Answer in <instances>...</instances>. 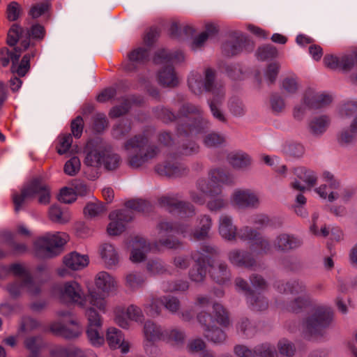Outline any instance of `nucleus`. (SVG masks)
<instances>
[{
  "label": "nucleus",
  "instance_id": "nucleus-47",
  "mask_svg": "<svg viewBox=\"0 0 357 357\" xmlns=\"http://www.w3.org/2000/svg\"><path fill=\"white\" fill-rule=\"evenodd\" d=\"M209 174L211 181L215 183H223L226 185L234 183V178L227 170L217 168L211 170Z\"/></svg>",
  "mask_w": 357,
  "mask_h": 357
},
{
  "label": "nucleus",
  "instance_id": "nucleus-11",
  "mask_svg": "<svg viewBox=\"0 0 357 357\" xmlns=\"http://www.w3.org/2000/svg\"><path fill=\"white\" fill-rule=\"evenodd\" d=\"M88 320L86 335L89 340L93 346H100L104 343V337L99 331L102 327L100 315L92 307L86 311Z\"/></svg>",
  "mask_w": 357,
  "mask_h": 357
},
{
  "label": "nucleus",
  "instance_id": "nucleus-10",
  "mask_svg": "<svg viewBox=\"0 0 357 357\" xmlns=\"http://www.w3.org/2000/svg\"><path fill=\"white\" fill-rule=\"evenodd\" d=\"M59 293V299L64 303L83 307L86 300L80 284L75 281L66 282L60 285Z\"/></svg>",
  "mask_w": 357,
  "mask_h": 357
},
{
  "label": "nucleus",
  "instance_id": "nucleus-63",
  "mask_svg": "<svg viewBox=\"0 0 357 357\" xmlns=\"http://www.w3.org/2000/svg\"><path fill=\"white\" fill-rule=\"evenodd\" d=\"M284 152L287 155L293 158H300L305 153L303 146L299 143L290 142L284 146Z\"/></svg>",
  "mask_w": 357,
  "mask_h": 357
},
{
  "label": "nucleus",
  "instance_id": "nucleus-29",
  "mask_svg": "<svg viewBox=\"0 0 357 357\" xmlns=\"http://www.w3.org/2000/svg\"><path fill=\"white\" fill-rule=\"evenodd\" d=\"M212 226V220L208 215H203L199 218V227L190 234L194 241H204L208 238V232Z\"/></svg>",
  "mask_w": 357,
  "mask_h": 357
},
{
  "label": "nucleus",
  "instance_id": "nucleus-30",
  "mask_svg": "<svg viewBox=\"0 0 357 357\" xmlns=\"http://www.w3.org/2000/svg\"><path fill=\"white\" fill-rule=\"evenodd\" d=\"M106 339L111 348L120 347L123 353L128 351V344L123 342V335L120 330L116 328H108Z\"/></svg>",
  "mask_w": 357,
  "mask_h": 357
},
{
  "label": "nucleus",
  "instance_id": "nucleus-61",
  "mask_svg": "<svg viewBox=\"0 0 357 357\" xmlns=\"http://www.w3.org/2000/svg\"><path fill=\"white\" fill-rule=\"evenodd\" d=\"M197 188L204 195L211 197H215L221 193L220 186H210L205 179H199L197 182Z\"/></svg>",
  "mask_w": 357,
  "mask_h": 357
},
{
  "label": "nucleus",
  "instance_id": "nucleus-51",
  "mask_svg": "<svg viewBox=\"0 0 357 357\" xmlns=\"http://www.w3.org/2000/svg\"><path fill=\"white\" fill-rule=\"evenodd\" d=\"M46 35L45 27L40 24H33L29 29L25 30V38L32 41H42Z\"/></svg>",
  "mask_w": 357,
  "mask_h": 357
},
{
  "label": "nucleus",
  "instance_id": "nucleus-14",
  "mask_svg": "<svg viewBox=\"0 0 357 357\" xmlns=\"http://www.w3.org/2000/svg\"><path fill=\"white\" fill-rule=\"evenodd\" d=\"M51 331L56 335H60L67 340H73L79 337L82 333L83 328L77 319L71 318L68 324L54 322L50 326Z\"/></svg>",
  "mask_w": 357,
  "mask_h": 357
},
{
  "label": "nucleus",
  "instance_id": "nucleus-19",
  "mask_svg": "<svg viewBox=\"0 0 357 357\" xmlns=\"http://www.w3.org/2000/svg\"><path fill=\"white\" fill-rule=\"evenodd\" d=\"M229 261L234 266L252 268L257 265L255 259L248 251L233 250L228 253Z\"/></svg>",
  "mask_w": 357,
  "mask_h": 357
},
{
  "label": "nucleus",
  "instance_id": "nucleus-13",
  "mask_svg": "<svg viewBox=\"0 0 357 357\" xmlns=\"http://www.w3.org/2000/svg\"><path fill=\"white\" fill-rule=\"evenodd\" d=\"M155 171L160 176L168 178H178L186 176L189 170L186 166L176 159H167L155 166Z\"/></svg>",
  "mask_w": 357,
  "mask_h": 357
},
{
  "label": "nucleus",
  "instance_id": "nucleus-18",
  "mask_svg": "<svg viewBox=\"0 0 357 357\" xmlns=\"http://www.w3.org/2000/svg\"><path fill=\"white\" fill-rule=\"evenodd\" d=\"M149 47H137L128 55V62L125 66L127 71L135 70L138 66L144 65L149 61Z\"/></svg>",
  "mask_w": 357,
  "mask_h": 357
},
{
  "label": "nucleus",
  "instance_id": "nucleus-9",
  "mask_svg": "<svg viewBox=\"0 0 357 357\" xmlns=\"http://www.w3.org/2000/svg\"><path fill=\"white\" fill-rule=\"evenodd\" d=\"M216 72L212 68H206L204 78L200 74L192 73L188 79V84L191 91L195 95H201L204 91L213 95L215 90L224 88L222 84L215 82Z\"/></svg>",
  "mask_w": 357,
  "mask_h": 357
},
{
  "label": "nucleus",
  "instance_id": "nucleus-26",
  "mask_svg": "<svg viewBox=\"0 0 357 357\" xmlns=\"http://www.w3.org/2000/svg\"><path fill=\"white\" fill-rule=\"evenodd\" d=\"M331 123V119L327 115H321L313 117L308 123L310 132L314 136L323 135Z\"/></svg>",
  "mask_w": 357,
  "mask_h": 357
},
{
  "label": "nucleus",
  "instance_id": "nucleus-59",
  "mask_svg": "<svg viewBox=\"0 0 357 357\" xmlns=\"http://www.w3.org/2000/svg\"><path fill=\"white\" fill-rule=\"evenodd\" d=\"M251 250L252 251L259 250V254H266L271 250V244L268 239L259 234L251 245Z\"/></svg>",
  "mask_w": 357,
  "mask_h": 357
},
{
  "label": "nucleus",
  "instance_id": "nucleus-58",
  "mask_svg": "<svg viewBox=\"0 0 357 357\" xmlns=\"http://www.w3.org/2000/svg\"><path fill=\"white\" fill-rule=\"evenodd\" d=\"M255 357H276L277 352L273 346L264 343L254 348Z\"/></svg>",
  "mask_w": 357,
  "mask_h": 357
},
{
  "label": "nucleus",
  "instance_id": "nucleus-60",
  "mask_svg": "<svg viewBox=\"0 0 357 357\" xmlns=\"http://www.w3.org/2000/svg\"><path fill=\"white\" fill-rule=\"evenodd\" d=\"M40 322L31 317H24L21 319L20 330L23 333H30L40 328Z\"/></svg>",
  "mask_w": 357,
  "mask_h": 357
},
{
  "label": "nucleus",
  "instance_id": "nucleus-56",
  "mask_svg": "<svg viewBox=\"0 0 357 357\" xmlns=\"http://www.w3.org/2000/svg\"><path fill=\"white\" fill-rule=\"evenodd\" d=\"M213 197L206 204L207 208L211 212H219L225 208L228 205V201L222 195Z\"/></svg>",
  "mask_w": 357,
  "mask_h": 357
},
{
  "label": "nucleus",
  "instance_id": "nucleus-52",
  "mask_svg": "<svg viewBox=\"0 0 357 357\" xmlns=\"http://www.w3.org/2000/svg\"><path fill=\"white\" fill-rule=\"evenodd\" d=\"M294 173L298 178L309 185V189L317 184V177L313 171L301 167L295 169Z\"/></svg>",
  "mask_w": 357,
  "mask_h": 357
},
{
  "label": "nucleus",
  "instance_id": "nucleus-1",
  "mask_svg": "<svg viewBox=\"0 0 357 357\" xmlns=\"http://www.w3.org/2000/svg\"><path fill=\"white\" fill-rule=\"evenodd\" d=\"M123 148L128 152V165L136 169L152 162L160 152L158 146L153 143L145 132L136 134L126 139Z\"/></svg>",
  "mask_w": 357,
  "mask_h": 357
},
{
  "label": "nucleus",
  "instance_id": "nucleus-64",
  "mask_svg": "<svg viewBox=\"0 0 357 357\" xmlns=\"http://www.w3.org/2000/svg\"><path fill=\"white\" fill-rule=\"evenodd\" d=\"M276 48L272 45H266L258 48L257 52V58L261 61L273 59L277 56Z\"/></svg>",
  "mask_w": 357,
  "mask_h": 357
},
{
  "label": "nucleus",
  "instance_id": "nucleus-17",
  "mask_svg": "<svg viewBox=\"0 0 357 357\" xmlns=\"http://www.w3.org/2000/svg\"><path fill=\"white\" fill-rule=\"evenodd\" d=\"M191 257L195 264L190 270L189 277L195 282H202L206 275V264L207 262L208 263V259L199 251L192 252Z\"/></svg>",
  "mask_w": 357,
  "mask_h": 357
},
{
  "label": "nucleus",
  "instance_id": "nucleus-50",
  "mask_svg": "<svg viewBox=\"0 0 357 357\" xmlns=\"http://www.w3.org/2000/svg\"><path fill=\"white\" fill-rule=\"evenodd\" d=\"M204 336L214 344H220L227 340L225 332L217 326H213L210 329L204 330Z\"/></svg>",
  "mask_w": 357,
  "mask_h": 357
},
{
  "label": "nucleus",
  "instance_id": "nucleus-12",
  "mask_svg": "<svg viewBox=\"0 0 357 357\" xmlns=\"http://www.w3.org/2000/svg\"><path fill=\"white\" fill-rule=\"evenodd\" d=\"M248 48L252 50L253 44L241 32H233L222 45V53L227 56H236Z\"/></svg>",
  "mask_w": 357,
  "mask_h": 357
},
{
  "label": "nucleus",
  "instance_id": "nucleus-3",
  "mask_svg": "<svg viewBox=\"0 0 357 357\" xmlns=\"http://www.w3.org/2000/svg\"><path fill=\"white\" fill-rule=\"evenodd\" d=\"M126 208L112 211L109 213L111 220L107 227V232L110 236L121 234L126 229V224L130 222L133 218L132 211L143 213H150L153 206L150 202L143 199H130L125 203Z\"/></svg>",
  "mask_w": 357,
  "mask_h": 357
},
{
  "label": "nucleus",
  "instance_id": "nucleus-43",
  "mask_svg": "<svg viewBox=\"0 0 357 357\" xmlns=\"http://www.w3.org/2000/svg\"><path fill=\"white\" fill-rule=\"evenodd\" d=\"M154 245L155 248H165L169 250H178L181 249L183 243L178 238L174 236H161L155 241Z\"/></svg>",
  "mask_w": 357,
  "mask_h": 357
},
{
  "label": "nucleus",
  "instance_id": "nucleus-22",
  "mask_svg": "<svg viewBox=\"0 0 357 357\" xmlns=\"http://www.w3.org/2000/svg\"><path fill=\"white\" fill-rule=\"evenodd\" d=\"M10 271L18 276L17 280H22L24 285L28 287V291L32 294H38L40 292V289L36 285L31 276V275L25 270V268L20 264H15L10 266Z\"/></svg>",
  "mask_w": 357,
  "mask_h": 357
},
{
  "label": "nucleus",
  "instance_id": "nucleus-55",
  "mask_svg": "<svg viewBox=\"0 0 357 357\" xmlns=\"http://www.w3.org/2000/svg\"><path fill=\"white\" fill-rule=\"evenodd\" d=\"M213 307L217 323L224 327L228 326L230 323L228 312L218 303H214Z\"/></svg>",
  "mask_w": 357,
  "mask_h": 357
},
{
  "label": "nucleus",
  "instance_id": "nucleus-53",
  "mask_svg": "<svg viewBox=\"0 0 357 357\" xmlns=\"http://www.w3.org/2000/svg\"><path fill=\"white\" fill-rule=\"evenodd\" d=\"M131 107V101L127 98H123L119 105L113 107L109 115L111 118H118L126 114Z\"/></svg>",
  "mask_w": 357,
  "mask_h": 357
},
{
  "label": "nucleus",
  "instance_id": "nucleus-49",
  "mask_svg": "<svg viewBox=\"0 0 357 357\" xmlns=\"http://www.w3.org/2000/svg\"><path fill=\"white\" fill-rule=\"evenodd\" d=\"M132 130V123L128 119H123L114 125L112 129V135L116 139L127 136Z\"/></svg>",
  "mask_w": 357,
  "mask_h": 357
},
{
  "label": "nucleus",
  "instance_id": "nucleus-21",
  "mask_svg": "<svg viewBox=\"0 0 357 357\" xmlns=\"http://www.w3.org/2000/svg\"><path fill=\"white\" fill-rule=\"evenodd\" d=\"M132 246L130 259L133 262L144 261L146 258V253L151 250L150 245L140 236H135L132 239Z\"/></svg>",
  "mask_w": 357,
  "mask_h": 357
},
{
  "label": "nucleus",
  "instance_id": "nucleus-2",
  "mask_svg": "<svg viewBox=\"0 0 357 357\" xmlns=\"http://www.w3.org/2000/svg\"><path fill=\"white\" fill-rule=\"evenodd\" d=\"M36 43L29 39L22 40L19 47L10 51L6 47L0 49V63L7 67L11 61L10 71L19 77H24L30 70V60L37 54Z\"/></svg>",
  "mask_w": 357,
  "mask_h": 357
},
{
  "label": "nucleus",
  "instance_id": "nucleus-37",
  "mask_svg": "<svg viewBox=\"0 0 357 357\" xmlns=\"http://www.w3.org/2000/svg\"><path fill=\"white\" fill-rule=\"evenodd\" d=\"M25 38V30L17 24H13L9 29L7 33L6 44L12 47L10 51H15V47H19L17 45V43L20 40H24Z\"/></svg>",
  "mask_w": 357,
  "mask_h": 357
},
{
  "label": "nucleus",
  "instance_id": "nucleus-20",
  "mask_svg": "<svg viewBox=\"0 0 357 357\" xmlns=\"http://www.w3.org/2000/svg\"><path fill=\"white\" fill-rule=\"evenodd\" d=\"M332 96L326 93H314L308 91L305 93L303 102L309 109H317L328 105L332 102Z\"/></svg>",
  "mask_w": 357,
  "mask_h": 357
},
{
  "label": "nucleus",
  "instance_id": "nucleus-62",
  "mask_svg": "<svg viewBox=\"0 0 357 357\" xmlns=\"http://www.w3.org/2000/svg\"><path fill=\"white\" fill-rule=\"evenodd\" d=\"M6 14L8 21L14 22L17 20L22 15V8L17 2L12 1L7 6Z\"/></svg>",
  "mask_w": 357,
  "mask_h": 357
},
{
  "label": "nucleus",
  "instance_id": "nucleus-44",
  "mask_svg": "<svg viewBox=\"0 0 357 357\" xmlns=\"http://www.w3.org/2000/svg\"><path fill=\"white\" fill-rule=\"evenodd\" d=\"M238 332L246 337H253L257 332V328L255 322L247 317H241L236 324Z\"/></svg>",
  "mask_w": 357,
  "mask_h": 357
},
{
  "label": "nucleus",
  "instance_id": "nucleus-27",
  "mask_svg": "<svg viewBox=\"0 0 357 357\" xmlns=\"http://www.w3.org/2000/svg\"><path fill=\"white\" fill-rule=\"evenodd\" d=\"M89 261L87 255H82L77 252H72L63 258L65 266L73 271L84 268L89 264Z\"/></svg>",
  "mask_w": 357,
  "mask_h": 357
},
{
  "label": "nucleus",
  "instance_id": "nucleus-28",
  "mask_svg": "<svg viewBox=\"0 0 357 357\" xmlns=\"http://www.w3.org/2000/svg\"><path fill=\"white\" fill-rule=\"evenodd\" d=\"M24 347L29 351L28 357H40V353L45 347L43 340L40 335H30L23 341Z\"/></svg>",
  "mask_w": 357,
  "mask_h": 357
},
{
  "label": "nucleus",
  "instance_id": "nucleus-48",
  "mask_svg": "<svg viewBox=\"0 0 357 357\" xmlns=\"http://www.w3.org/2000/svg\"><path fill=\"white\" fill-rule=\"evenodd\" d=\"M146 270L150 275H161L170 274L167 265L160 259H151L146 263Z\"/></svg>",
  "mask_w": 357,
  "mask_h": 357
},
{
  "label": "nucleus",
  "instance_id": "nucleus-7",
  "mask_svg": "<svg viewBox=\"0 0 357 357\" xmlns=\"http://www.w3.org/2000/svg\"><path fill=\"white\" fill-rule=\"evenodd\" d=\"M38 197V202L47 204L50 200V188L41 176L32 178L20 195H14L15 211H20L26 199Z\"/></svg>",
  "mask_w": 357,
  "mask_h": 357
},
{
  "label": "nucleus",
  "instance_id": "nucleus-34",
  "mask_svg": "<svg viewBox=\"0 0 357 357\" xmlns=\"http://www.w3.org/2000/svg\"><path fill=\"white\" fill-rule=\"evenodd\" d=\"M225 89L215 90L213 98L208 100V105L213 116L221 122H226L223 113L219 109L218 106L222 103L225 98Z\"/></svg>",
  "mask_w": 357,
  "mask_h": 357
},
{
  "label": "nucleus",
  "instance_id": "nucleus-16",
  "mask_svg": "<svg viewBox=\"0 0 357 357\" xmlns=\"http://www.w3.org/2000/svg\"><path fill=\"white\" fill-rule=\"evenodd\" d=\"M208 128V122L198 115L197 118L189 122L178 123L177 134L180 137H188L204 132Z\"/></svg>",
  "mask_w": 357,
  "mask_h": 357
},
{
  "label": "nucleus",
  "instance_id": "nucleus-42",
  "mask_svg": "<svg viewBox=\"0 0 357 357\" xmlns=\"http://www.w3.org/2000/svg\"><path fill=\"white\" fill-rule=\"evenodd\" d=\"M144 333L149 342H155L160 340L161 337H164L165 333V332H162L160 326L150 320L145 322Z\"/></svg>",
  "mask_w": 357,
  "mask_h": 357
},
{
  "label": "nucleus",
  "instance_id": "nucleus-54",
  "mask_svg": "<svg viewBox=\"0 0 357 357\" xmlns=\"http://www.w3.org/2000/svg\"><path fill=\"white\" fill-rule=\"evenodd\" d=\"M106 211V206L102 202L89 203L84 209V214L91 218L100 216Z\"/></svg>",
  "mask_w": 357,
  "mask_h": 357
},
{
  "label": "nucleus",
  "instance_id": "nucleus-5",
  "mask_svg": "<svg viewBox=\"0 0 357 357\" xmlns=\"http://www.w3.org/2000/svg\"><path fill=\"white\" fill-rule=\"evenodd\" d=\"M333 310L326 306L314 307L303 320L302 329L307 337H323L333 321Z\"/></svg>",
  "mask_w": 357,
  "mask_h": 357
},
{
  "label": "nucleus",
  "instance_id": "nucleus-40",
  "mask_svg": "<svg viewBox=\"0 0 357 357\" xmlns=\"http://www.w3.org/2000/svg\"><path fill=\"white\" fill-rule=\"evenodd\" d=\"M226 136L218 132H211L203 137V144L208 148H220L225 144Z\"/></svg>",
  "mask_w": 357,
  "mask_h": 357
},
{
  "label": "nucleus",
  "instance_id": "nucleus-6",
  "mask_svg": "<svg viewBox=\"0 0 357 357\" xmlns=\"http://www.w3.org/2000/svg\"><path fill=\"white\" fill-rule=\"evenodd\" d=\"M84 153L86 155L84 163L89 167L98 168L103 165L107 171H114L119 168L121 163V156L105 146L87 145Z\"/></svg>",
  "mask_w": 357,
  "mask_h": 357
},
{
  "label": "nucleus",
  "instance_id": "nucleus-38",
  "mask_svg": "<svg viewBox=\"0 0 357 357\" xmlns=\"http://www.w3.org/2000/svg\"><path fill=\"white\" fill-rule=\"evenodd\" d=\"M229 163L235 169H245L251 165V158L243 151L233 152L228 155Z\"/></svg>",
  "mask_w": 357,
  "mask_h": 357
},
{
  "label": "nucleus",
  "instance_id": "nucleus-15",
  "mask_svg": "<svg viewBox=\"0 0 357 357\" xmlns=\"http://www.w3.org/2000/svg\"><path fill=\"white\" fill-rule=\"evenodd\" d=\"M303 243V239L294 234L281 233L273 241L275 249L284 253L298 249Z\"/></svg>",
  "mask_w": 357,
  "mask_h": 357
},
{
  "label": "nucleus",
  "instance_id": "nucleus-57",
  "mask_svg": "<svg viewBox=\"0 0 357 357\" xmlns=\"http://www.w3.org/2000/svg\"><path fill=\"white\" fill-rule=\"evenodd\" d=\"M163 290L165 291H185L188 289L189 284L185 280H178L172 282H165L162 284Z\"/></svg>",
  "mask_w": 357,
  "mask_h": 357
},
{
  "label": "nucleus",
  "instance_id": "nucleus-39",
  "mask_svg": "<svg viewBox=\"0 0 357 357\" xmlns=\"http://www.w3.org/2000/svg\"><path fill=\"white\" fill-rule=\"evenodd\" d=\"M50 354L51 357H86L78 348L56 346L52 348Z\"/></svg>",
  "mask_w": 357,
  "mask_h": 357
},
{
  "label": "nucleus",
  "instance_id": "nucleus-24",
  "mask_svg": "<svg viewBox=\"0 0 357 357\" xmlns=\"http://www.w3.org/2000/svg\"><path fill=\"white\" fill-rule=\"evenodd\" d=\"M234 202L243 207H255L259 204L257 196L250 190H240L234 193Z\"/></svg>",
  "mask_w": 357,
  "mask_h": 357
},
{
  "label": "nucleus",
  "instance_id": "nucleus-25",
  "mask_svg": "<svg viewBox=\"0 0 357 357\" xmlns=\"http://www.w3.org/2000/svg\"><path fill=\"white\" fill-rule=\"evenodd\" d=\"M219 232L228 241L235 240L237 236V228L233 224L232 218L228 215H222L219 220Z\"/></svg>",
  "mask_w": 357,
  "mask_h": 357
},
{
  "label": "nucleus",
  "instance_id": "nucleus-32",
  "mask_svg": "<svg viewBox=\"0 0 357 357\" xmlns=\"http://www.w3.org/2000/svg\"><path fill=\"white\" fill-rule=\"evenodd\" d=\"M99 252L107 267L114 266L119 263V256L113 245L104 243L100 247Z\"/></svg>",
  "mask_w": 357,
  "mask_h": 357
},
{
  "label": "nucleus",
  "instance_id": "nucleus-45",
  "mask_svg": "<svg viewBox=\"0 0 357 357\" xmlns=\"http://www.w3.org/2000/svg\"><path fill=\"white\" fill-rule=\"evenodd\" d=\"M247 302L250 307L254 311H262L268 308V303L267 299L261 294L250 293L247 298Z\"/></svg>",
  "mask_w": 357,
  "mask_h": 357
},
{
  "label": "nucleus",
  "instance_id": "nucleus-41",
  "mask_svg": "<svg viewBox=\"0 0 357 357\" xmlns=\"http://www.w3.org/2000/svg\"><path fill=\"white\" fill-rule=\"evenodd\" d=\"M162 305L163 300L162 298L150 296L146 300L144 310L150 317H157L160 314Z\"/></svg>",
  "mask_w": 357,
  "mask_h": 357
},
{
  "label": "nucleus",
  "instance_id": "nucleus-8",
  "mask_svg": "<svg viewBox=\"0 0 357 357\" xmlns=\"http://www.w3.org/2000/svg\"><path fill=\"white\" fill-rule=\"evenodd\" d=\"M68 236L66 233L47 234L37 238L33 243L36 253L41 257H53L59 255L63 246L67 243Z\"/></svg>",
  "mask_w": 357,
  "mask_h": 357
},
{
  "label": "nucleus",
  "instance_id": "nucleus-4",
  "mask_svg": "<svg viewBox=\"0 0 357 357\" xmlns=\"http://www.w3.org/2000/svg\"><path fill=\"white\" fill-rule=\"evenodd\" d=\"M184 60L181 52H171L167 50L161 49L157 51L153 57L155 64H164L158 73L159 84L165 87L174 88L178 84V79L174 70L173 63H181Z\"/></svg>",
  "mask_w": 357,
  "mask_h": 357
},
{
  "label": "nucleus",
  "instance_id": "nucleus-35",
  "mask_svg": "<svg viewBox=\"0 0 357 357\" xmlns=\"http://www.w3.org/2000/svg\"><path fill=\"white\" fill-rule=\"evenodd\" d=\"M276 287L280 293L298 294L306 291L305 283L298 280L288 282L279 281L276 284Z\"/></svg>",
  "mask_w": 357,
  "mask_h": 357
},
{
  "label": "nucleus",
  "instance_id": "nucleus-36",
  "mask_svg": "<svg viewBox=\"0 0 357 357\" xmlns=\"http://www.w3.org/2000/svg\"><path fill=\"white\" fill-rule=\"evenodd\" d=\"M157 229L160 234L162 233H172L181 234L183 236L188 231V225L178 222H169L167 220L160 221L157 226Z\"/></svg>",
  "mask_w": 357,
  "mask_h": 357
},
{
  "label": "nucleus",
  "instance_id": "nucleus-31",
  "mask_svg": "<svg viewBox=\"0 0 357 357\" xmlns=\"http://www.w3.org/2000/svg\"><path fill=\"white\" fill-rule=\"evenodd\" d=\"M95 283L97 288L104 294L114 291L116 287L114 278L105 271H101L96 275Z\"/></svg>",
  "mask_w": 357,
  "mask_h": 357
},
{
  "label": "nucleus",
  "instance_id": "nucleus-46",
  "mask_svg": "<svg viewBox=\"0 0 357 357\" xmlns=\"http://www.w3.org/2000/svg\"><path fill=\"white\" fill-rule=\"evenodd\" d=\"M202 112V108L199 106L193 105L190 102L183 103L178 111V117L185 118L179 123L189 122L192 119L189 117L190 115L196 114L200 115Z\"/></svg>",
  "mask_w": 357,
  "mask_h": 357
},
{
  "label": "nucleus",
  "instance_id": "nucleus-23",
  "mask_svg": "<svg viewBox=\"0 0 357 357\" xmlns=\"http://www.w3.org/2000/svg\"><path fill=\"white\" fill-rule=\"evenodd\" d=\"M209 273L211 278L218 284H225L230 280L231 273L227 264L224 261H220L216 265L211 264Z\"/></svg>",
  "mask_w": 357,
  "mask_h": 357
},
{
  "label": "nucleus",
  "instance_id": "nucleus-33",
  "mask_svg": "<svg viewBox=\"0 0 357 357\" xmlns=\"http://www.w3.org/2000/svg\"><path fill=\"white\" fill-rule=\"evenodd\" d=\"M220 70L232 80H241L245 78V72L238 63L223 62L220 65Z\"/></svg>",
  "mask_w": 357,
  "mask_h": 357
}]
</instances>
